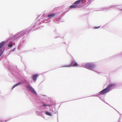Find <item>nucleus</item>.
Here are the masks:
<instances>
[{
    "mask_svg": "<svg viewBox=\"0 0 122 122\" xmlns=\"http://www.w3.org/2000/svg\"><path fill=\"white\" fill-rule=\"evenodd\" d=\"M77 6L76 5H71L70 6V7L71 8H76V7Z\"/></svg>",
    "mask_w": 122,
    "mask_h": 122,
    "instance_id": "1a4fd4ad",
    "label": "nucleus"
},
{
    "mask_svg": "<svg viewBox=\"0 0 122 122\" xmlns=\"http://www.w3.org/2000/svg\"><path fill=\"white\" fill-rule=\"evenodd\" d=\"M21 83L20 82H19L16 84H15V85L13 86V87L12 89L14 88L15 87L19 86L21 84Z\"/></svg>",
    "mask_w": 122,
    "mask_h": 122,
    "instance_id": "6e6552de",
    "label": "nucleus"
},
{
    "mask_svg": "<svg viewBox=\"0 0 122 122\" xmlns=\"http://www.w3.org/2000/svg\"><path fill=\"white\" fill-rule=\"evenodd\" d=\"M56 14L55 13H51L48 15V17L50 18H51L52 17H53L54 16H55Z\"/></svg>",
    "mask_w": 122,
    "mask_h": 122,
    "instance_id": "423d86ee",
    "label": "nucleus"
},
{
    "mask_svg": "<svg viewBox=\"0 0 122 122\" xmlns=\"http://www.w3.org/2000/svg\"><path fill=\"white\" fill-rule=\"evenodd\" d=\"M109 90H108L106 88L100 92V94L102 95H103L109 92Z\"/></svg>",
    "mask_w": 122,
    "mask_h": 122,
    "instance_id": "7ed1b4c3",
    "label": "nucleus"
},
{
    "mask_svg": "<svg viewBox=\"0 0 122 122\" xmlns=\"http://www.w3.org/2000/svg\"><path fill=\"white\" fill-rule=\"evenodd\" d=\"M5 41H3L0 43V49L2 47L3 45L4 44Z\"/></svg>",
    "mask_w": 122,
    "mask_h": 122,
    "instance_id": "9b49d317",
    "label": "nucleus"
},
{
    "mask_svg": "<svg viewBox=\"0 0 122 122\" xmlns=\"http://www.w3.org/2000/svg\"><path fill=\"white\" fill-rule=\"evenodd\" d=\"M115 84L114 83L110 84L107 87H106V88H107L108 90L109 91L110 90V88L115 86Z\"/></svg>",
    "mask_w": 122,
    "mask_h": 122,
    "instance_id": "39448f33",
    "label": "nucleus"
},
{
    "mask_svg": "<svg viewBox=\"0 0 122 122\" xmlns=\"http://www.w3.org/2000/svg\"><path fill=\"white\" fill-rule=\"evenodd\" d=\"M38 76V75L36 74L34 75L33 76V81H36V78Z\"/></svg>",
    "mask_w": 122,
    "mask_h": 122,
    "instance_id": "0eeeda50",
    "label": "nucleus"
},
{
    "mask_svg": "<svg viewBox=\"0 0 122 122\" xmlns=\"http://www.w3.org/2000/svg\"><path fill=\"white\" fill-rule=\"evenodd\" d=\"M8 46L9 47H11L12 46L13 44L11 43L10 44L8 45Z\"/></svg>",
    "mask_w": 122,
    "mask_h": 122,
    "instance_id": "ddd939ff",
    "label": "nucleus"
},
{
    "mask_svg": "<svg viewBox=\"0 0 122 122\" xmlns=\"http://www.w3.org/2000/svg\"><path fill=\"white\" fill-rule=\"evenodd\" d=\"M27 87L28 88L29 90L32 93L34 94L37 95V93L32 88L31 86H27Z\"/></svg>",
    "mask_w": 122,
    "mask_h": 122,
    "instance_id": "f03ea898",
    "label": "nucleus"
},
{
    "mask_svg": "<svg viewBox=\"0 0 122 122\" xmlns=\"http://www.w3.org/2000/svg\"><path fill=\"white\" fill-rule=\"evenodd\" d=\"M16 49V48H14L13 50H12V51H15V50Z\"/></svg>",
    "mask_w": 122,
    "mask_h": 122,
    "instance_id": "f3484780",
    "label": "nucleus"
},
{
    "mask_svg": "<svg viewBox=\"0 0 122 122\" xmlns=\"http://www.w3.org/2000/svg\"><path fill=\"white\" fill-rule=\"evenodd\" d=\"M100 26H99L98 27H95L94 28L95 29H98V28H100Z\"/></svg>",
    "mask_w": 122,
    "mask_h": 122,
    "instance_id": "dca6fc26",
    "label": "nucleus"
},
{
    "mask_svg": "<svg viewBox=\"0 0 122 122\" xmlns=\"http://www.w3.org/2000/svg\"><path fill=\"white\" fill-rule=\"evenodd\" d=\"M46 115H49L50 116H52V115L49 112L47 111L46 112Z\"/></svg>",
    "mask_w": 122,
    "mask_h": 122,
    "instance_id": "9d476101",
    "label": "nucleus"
},
{
    "mask_svg": "<svg viewBox=\"0 0 122 122\" xmlns=\"http://www.w3.org/2000/svg\"><path fill=\"white\" fill-rule=\"evenodd\" d=\"M43 106L44 107H46V106H49L50 105H46L45 104H44Z\"/></svg>",
    "mask_w": 122,
    "mask_h": 122,
    "instance_id": "2eb2a0df",
    "label": "nucleus"
},
{
    "mask_svg": "<svg viewBox=\"0 0 122 122\" xmlns=\"http://www.w3.org/2000/svg\"><path fill=\"white\" fill-rule=\"evenodd\" d=\"M81 1V0H78L75 1L74 2V4H77L79 3H80V2Z\"/></svg>",
    "mask_w": 122,
    "mask_h": 122,
    "instance_id": "f8f14e48",
    "label": "nucleus"
},
{
    "mask_svg": "<svg viewBox=\"0 0 122 122\" xmlns=\"http://www.w3.org/2000/svg\"><path fill=\"white\" fill-rule=\"evenodd\" d=\"M85 67L86 68L90 69L93 68L94 67V65L92 63H88L85 64Z\"/></svg>",
    "mask_w": 122,
    "mask_h": 122,
    "instance_id": "f257e3e1",
    "label": "nucleus"
},
{
    "mask_svg": "<svg viewBox=\"0 0 122 122\" xmlns=\"http://www.w3.org/2000/svg\"><path fill=\"white\" fill-rule=\"evenodd\" d=\"M73 63H72L71 64L64 66V67H70L71 66L77 67L78 66V64L76 63H74L73 64Z\"/></svg>",
    "mask_w": 122,
    "mask_h": 122,
    "instance_id": "20e7f679",
    "label": "nucleus"
},
{
    "mask_svg": "<svg viewBox=\"0 0 122 122\" xmlns=\"http://www.w3.org/2000/svg\"><path fill=\"white\" fill-rule=\"evenodd\" d=\"M3 53V52L2 50H0V57L2 55Z\"/></svg>",
    "mask_w": 122,
    "mask_h": 122,
    "instance_id": "4468645a",
    "label": "nucleus"
}]
</instances>
